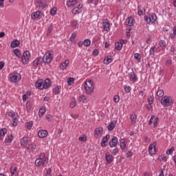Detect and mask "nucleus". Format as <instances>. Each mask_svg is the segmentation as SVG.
Listing matches in <instances>:
<instances>
[{
    "instance_id": "50",
    "label": "nucleus",
    "mask_w": 176,
    "mask_h": 176,
    "mask_svg": "<svg viewBox=\"0 0 176 176\" xmlns=\"http://www.w3.org/2000/svg\"><path fill=\"white\" fill-rule=\"evenodd\" d=\"M32 124H34L32 123V121L27 122L26 123L27 129H28V130H31V127H32Z\"/></svg>"
},
{
    "instance_id": "36",
    "label": "nucleus",
    "mask_w": 176,
    "mask_h": 176,
    "mask_svg": "<svg viewBox=\"0 0 176 176\" xmlns=\"http://www.w3.org/2000/svg\"><path fill=\"white\" fill-rule=\"evenodd\" d=\"M156 14H153L149 16V21H151V23H155V21H156Z\"/></svg>"
},
{
    "instance_id": "8",
    "label": "nucleus",
    "mask_w": 176,
    "mask_h": 176,
    "mask_svg": "<svg viewBox=\"0 0 176 176\" xmlns=\"http://www.w3.org/2000/svg\"><path fill=\"white\" fill-rule=\"evenodd\" d=\"M8 116H10L13 119L12 126H17V117L16 116V113L11 111L8 113Z\"/></svg>"
},
{
    "instance_id": "64",
    "label": "nucleus",
    "mask_w": 176,
    "mask_h": 176,
    "mask_svg": "<svg viewBox=\"0 0 176 176\" xmlns=\"http://www.w3.org/2000/svg\"><path fill=\"white\" fill-rule=\"evenodd\" d=\"M144 19L145 21L147 22L148 24H149V23H151V21H149V16H144Z\"/></svg>"
},
{
    "instance_id": "55",
    "label": "nucleus",
    "mask_w": 176,
    "mask_h": 176,
    "mask_svg": "<svg viewBox=\"0 0 176 176\" xmlns=\"http://www.w3.org/2000/svg\"><path fill=\"white\" fill-rule=\"evenodd\" d=\"M157 122H159V118L155 117L154 120V124H153L154 128L157 126Z\"/></svg>"
},
{
    "instance_id": "11",
    "label": "nucleus",
    "mask_w": 176,
    "mask_h": 176,
    "mask_svg": "<svg viewBox=\"0 0 176 176\" xmlns=\"http://www.w3.org/2000/svg\"><path fill=\"white\" fill-rule=\"evenodd\" d=\"M47 131L46 130H40L38 133L39 138H45L47 137Z\"/></svg>"
},
{
    "instance_id": "15",
    "label": "nucleus",
    "mask_w": 176,
    "mask_h": 176,
    "mask_svg": "<svg viewBox=\"0 0 176 176\" xmlns=\"http://www.w3.org/2000/svg\"><path fill=\"white\" fill-rule=\"evenodd\" d=\"M105 159L107 163L111 164L112 162H113V157L109 154V153H107L105 154Z\"/></svg>"
},
{
    "instance_id": "30",
    "label": "nucleus",
    "mask_w": 176,
    "mask_h": 176,
    "mask_svg": "<svg viewBox=\"0 0 176 176\" xmlns=\"http://www.w3.org/2000/svg\"><path fill=\"white\" fill-rule=\"evenodd\" d=\"M133 22H134V19H133L132 17H129L126 19V25L131 27V25H133Z\"/></svg>"
},
{
    "instance_id": "33",
    "label": "nucleus",
    "mask_w": 176,
    "mask_h": 176,
    "mask_svg": "<svg viewBox=\"0 0 176 176\" xmlns=\"http://www.w3.org/2000/svg\"><path fill=\"white\" fill-rule=\"evenodd\" d=\"M120 146L121 149H124L126 148V140L121 139L120 142Z\"/></svg>"
},
{
    "instance_id": "51",
    "label": "nucleus",
    "mask_w": 176,
    "mask_h": 176,
    "mask_svg": "<svg viewBox=\"0 0 176 176\" xmlns=\"http://www.w3.org/2000/svg\"><path fill=\"white\" fill-rule=\"evenodd\" d=\"M175 148H174V146H172L170 149H168L167 151H166V154L167 155H171L173 153V152H174V150Z\"/></svg>"
},
{
    "instance_id": "4",
    "label": "nucleus",
    "mask_w": 176,
    "mask_h": 176,
    "mask_svg": "<svg viewBox=\"0 0 176 176\" xmlns=\"http://www.w3.org/2000/svg\"><path fill=\"white\" fill-rule=\"evenodd\" d=\"M46 8V1L45 0H38L36 2V10H41V9Z\"/></svg>"
},
{
    "instance_id": "14",
    "label": "nucleus",
    "mask_w": 176,
    "mask_h": 176,
    "mask_svg": "<svg viewBox=\"0 0 176 176\" xmlns=\"http://www.w3.org/2000/svg\"><path fill=\"white\" fill-rule=\"evenodd\" d=\"M44 89H49L52 86V81L49 78H46L45 81H43Z\"/></svg>"
},
{
    "instance_id": "54",
    "label": "nucleus",
    "mask_w": 176,
    "mask_h": 176,
    "mask_svg": "<svg viewBox=\"0 0 176 176\" xmlns=\"http://www.w3.org/2000/svg\"><path fill=\"white\" fill-rule=\"evenodd\" d=\"M71 24L74 28H76L78 27V22L76 21H72Z\"/></svg>"
},
{
    "instance_id": "29",
    "label": "nucleus",
    "mask_w": 176,
    "mask_h": 176,
    "mask_svg": "<svg viewBox=\"0 0 176 176\" xmlns=\"http://www.w3.org/2000/svg\"><path fill=\"white\" fill-rule=\"evenodd\" d=\"M167 156H166V154H162L158 157V160H160V162H167Z\"/></svg>"
},
{
    "instance_id": "21",
    "label": "nucleus",
    "mask_w": 176,
    "mask_h": 176,
    "mask_svg": "<svg viewBox=\"0 0 176 176\" xmlns=\"http://www.w3.org/2000/svg\"><path fill=\"white\" fill-rule=\"evenodd\" d=\"M11 82H13L14 83H16L20 80V76L14 74L11 78H10Z\"/></svg>"
},
{
    "instance_id": "48",
    "label": "nucleus",
    "mask_w": 176,
    "mask_h": 176,
    "mask_svg": "<svg viewBox=\"0 0 176 176\" xmlns=\"http://www.w3.org/2000/svg\"><path fill=\"white\" fill-rule=\"evenodd\" d=\"M148 105H149L148 108V109H152V104H153V99L148 98Z\"/></svg>"
},
{
    "instance_id": "12",
    "label": "nucleus",
    "mask_w": 176,
    "mask_h": 176,
    "mask_svg": "<svg viewBox=\"0 0 176 176\" xmlns=\"http://www.w3.org/2000/svg\"><path fill=\"white\" fill-rule=\"evenodd\" d=\"M102 26L104 31H108V30H109V28L111 27V24L108 22L107 19H104L102 21Z\"/></svg>"
},
{
    "instance_id": "47",
    "label": "nucleus",
    "mask_w": 176,
    "mask_h": 176,
    "mask_svg": "<svg viewBox=\"0 0 176 176\" xmlns=\"http://www.w3.org/2000/svg\"><path fill=\"white\" fill-rule=\"evenodd\" d=\"M87 140V138L85 135H82L78 138V141H82V142H85Z\"/></svg>"
},
{
    "instance_id": "5",
    "label": "nucleus",
    "mask_w": 176,
    "mask_h": 176,
    "mask_svg": "<svg viewBox=\"0 0 176 176\" xmlns=\"http://www.w3.org/2000/svg\"><path fill=\"white\" fill-rule=\"evenodd\" d=\"M104 130L102 129V127H98L95 129L94 130V137L95 138H100L101 135H102Z\"/></svg>"
},
{
    "instance_id": "62",
    "label": "nucleus",
    "mask_w": 176,
    "mask_h": 176,
    "mask_svg": "<svg viewBox=\"0 0 176 176\" xmlns=\"http://www.w3.org/2000/svg\"><path fill=\"white\" fill-rule=\"evenodd\" d=\"M131 156H133V153H131V151H128L126 153V157H131Z\"/></svg>"
},
{
    "instance_id": "25",
    "label": "nucleus",
    "mask_w": 176,
    "mask_h": 176,
    "mask_svg": "<svg viewBox=\"0 0 176 176\" xmlns=\"http://www.w3.org/2000/svg\"><path fill=\"white\" fill-rule=\"evenodd\" d=\"M6 133H8L6 128L0 129V140H2V137L6 135Z\"/></svg>"
},
{
    "instance_id": "10",
    "label": "nucleus",
    "mask_w": 176,
    "mask_h": 176,
    "mask_svg": "<svg viewBox=\"0 0 176 176\" xmlns=\"http://www.w3.org/2000/svg\"><path fill=\"white\" fill-rule=\"evenodd\" d=\"M11 176H19V171L17 168L14 166H12L10 168Z\"/></svg>"
},
{
    "instance_id": "13",
    "label": "nucleus",
    "mask_w": 176,
    "mask_h": 176,
    "mask_svg": "<svg viewBox=\"0 0 176 176\" xmlns=\"http://www.w3.org/2000/svg\"><path fill=\"white\" fill-rule=\"evenodd\" d=\"M109 135H106L105 137H103L102 140L101 142V146L102 148H105V146H107V144H105V143L108 142V140H109Z\"/></svg>"
},
{
    "instance_id": "2",
    "label": "nucleus",
    "mask_w": 176,
    "mask_h": 176,
    "mask_svg": "<svg viewBox=\"0 0 176 176\" xmlns=\"http://www.w3.org/2000/svg\"><path fill=\"white\" fill-rule=\"evenodd\" d=\"M52 60H53V55H52L50 51H47L43 57V61L44 64H50Z\"/></svg>"
},
{
    "instance_id": "45",
    "label": "nucleus",
    "mask_w": 176,
    "mask_h": 176,
    "mask_svg": "<svg viewBox=\"0 0 176 176\" xmlns=\"http://www.w3.org/2000/svg\"><path fill=\"white\" fill-rule=\"evenodd\" d=\"M91 43V41H90L89 39H85L84 41H83V45L84 46H90V44Z\"/></svg>"
},
{
    "instance_id": "49",
    "label": "nucleus",
    "mask_w": 176,
    "mask_h": 176,
    "mask_svg": "<svg viewBox=\"0 0 176 176\" xmlns=\"http://www.w3.org/2000/svg\"><path fill=\"white\" fill-rule=\"evenodd\" d=\"M159 45H160V47H166V41H164V40H161L159 42Z\"/></svg>"
},
{
    "instance_id": "9",
    "label": "nucleus",
    "mask_w": 176,
    "mask_h": 176,
    "mask_svg": "<svg viewBox=\"0 0 176 176\" xmlns=\"http://www.w3.org/2000/svg\"><path fill=\"white\" fill-rule=\"evenodd\" d=\"M35 85H36V87H37V89H39V90H43V89H45V87L43 85V80L42 79L36 81Z\"/></svg>"
},
{
    "instance_id": "27",
    "label": "nucleus",
    "mask_w": 176,
    "mask_h": 176,
    "mask_svg": "<svg viewBox=\"0 0 176 176\" xmlns=\"http://www.w3.org/2000/svg\"><path fill=\"white\" fill-rule=\"evenodd\" d=\"M78 3V1L76 0H72L67 1L66 5L68 6V8H71V6H74V5H76Z\"/></svg>"
},
{
    "instance_id": "3",
    "label": "nucleus",
    "mask_w": 176,
    "mask_h": 176,
    "mask_svg": "<svg viewBox=\"0 0 176 176\" xmlns=\"http://www.w3.org/2000/svg\"><path fill=\"white\" fill-rule=\"evenodd\" d=\"M31 54H30V51H25L23 53L22 55V63L23 64H28L30 63V56Z\"/></svg>"
},
{
    "instance_id": "37",
    "label": "nucleus",
    "mask_w": 176,
    "mask_h": 176,
    "mask_svg": "<svg viewBox=\"0 0 176 176\" xmlns=\"http://www.w3.org/2000/svg\"><path fill=\"white\" fill-rule=\"evenodd\" d=\"M13 53L16 56V57H20V56H21V52H20V50L19 49H14L13 50Z\"/></svg>"
},
{
    "instance_id": "20",
    "label": "nucleus",
    "mask_w": 176,
    "mask_h": 176,
    "mask_svg": "<svg viewBox=\"0 0 176 176\" xmlns=\"http://www.w3.org/2000/svg\"><path fill=\"white\" fill-rule=\"evenodd\" d=\"M18 46H20V41L19 40H13L11 42L10 47L12 48L18 47Z\"/></svg>"
},
{
    "instance_id": "28",
    "label": "nucleus",
    "mask_w": 176,
    "mask_h": 176,
    "mask_svg": "<svg viewBox=\"0 0 176 176\" xmlns=\"http://www.w3.org/2000/svg\"><path fill=\"white\" fill-rule=\"evenodd\" d=\"M27 144H28V138H23L21 141V146H27Z\"/></svg>"
},
{
    "instance_id": "42",
    "label": "nucleus",
    "mask_w": 176,
    "mask_h": 176,
    "mask_svg": "<svg viewBox=\"0 0 176 176\" xmlns=\"http://www.w3.org/2000/svg\"><path fill=\"white\" fill-rule=\"evenodd\" d=\"M57 13V8H53L50 10V14L51 16H56V14Z\"/></svg>"
},
{
    "instance_id": "16",
    "label": "nucleus",
    "mask_w": 176,
    "mask_h": 176,
    "mask_svg": "<svg viewBox=\"0 0 176 176\" xmlns=\"http://www.w3.org/2000/svg\"><path fill=\"white\" fill-rule=\"evenodd\" d=\"M41 16V10H37L36 12H33L31 14V17L33 20H35V19H38Z\"/></svg>"
},
{
    "instance_id": "43",
    "label": "nucleus",
    "mask_w": 176,
    "mask_h": 176,
    "mask_svg": "<svg viewBox=\"0 0 176 176\" xmlns=\"http://www.w3.org/2000/svg\"><path fill=\"white\" fill-rule=\"evenodd\" d=\"M35 164L37 167H39V166H42V160L41 159H36L35 161Z\"/></svg>"
},
{
    "instance_id": "39",
    "label": "nucleus",
    "mask_w": 176,
    "mask_h": 176,
    "mask_svg": "<svg viewBox=\"0 0 176 176\" xmlns=\"http://www.w3.org/2000/svg\"><path fill=\"white\" fill-rule=\"evenodd\" d=\"M61 89L60 86H56L54 89V94L57 95V94H60V89Z\"/></svg>"
},
{
    "instance_id": "41",
    "label": "nucleus",
    "mask_w": 176,
    "mask_h": 176,
    "mask_svg": "<svg viewBox=\"0 0 176 176\" xmlns=\"http://www.w3.org/2000/svg\"><path fill=\"white\" fill-rule=\"evenodd\" d=\"M12 141H13V135H10L8 136V139H6L4 142H5V144H9V143L12 142Z\"/></svg>"
},
{
    "instance_id": "1",
    "label": "nucleus",
    "mask_w": 176,
    "mask_h": 176,
    "mask_svg": "<svg viewBox=\"0 0 176 176\" xmlns=\"http://www.w3.org/2000/svg\"><path fill=\"white\" fill-rule=\"evenodd\" d=\"M161 104L163 105V107H170L171 104H173V99H171V97H168L167 96H164L161 100Z\"/></svg>"
},
{
    "instance_id": "19",
    "label": "nucleus",
    "mask_w": 176,
    "mask_h": 176,
    "mask_svg": "<svg viewBox=\"0 0 176 176\" xmlns=\"http://www.w3.org/2000/svg\"><path fill=\"white\" fill-rule=\"evenodd\" d=\"M116 123H118V121L116 120L115 122H111L107 126V129L109 131H112L113 129H115V126H116Z\"/></svg>"
},
{
    "instance_id": "38",
    "label": "nucleus",
    "mask_w": 176,
    "mask_h": 176,
    "mask_svg": "<svg viewBox=\"0 0 176 176\" xmlns=\"http://www.w3.org/2000/svg\"><path fill=\"white\" fill-rule=\"evenodd\" d=\"M75 82V78L70 77L67 78V84L71 86V85H74Z\"/></svg>"
},
{
    "instance_id": "24",
    "label": "nucleus",
    "mask_w": 176,
    "mask_h": 176,
    "mask_svg": "<svg viewBox=\"0 0 176 176\" xmlns=\"http://www.w3.org/2000/svg\"><path fill=\"white\" fill-rule=\"evenodd\" d=\"M68 64H69V60H66L65 62L62 63L60 67V69H66Z\"/></svg>"
},
{
    "instance_id": "53",
    "label": "nucleus",
    "mask_w": 176,
    "mask_h": 176,
    "mask_svg": "<svg viewBox=\"0 0 176 176\" xmlns=\"http://www.w3.org/2000/svg\"><path fill=\"white\" fill-rule=\"evenodd\" d=\"M78 100L80 102H85V101H86V96L85 95H82L81 96H80Z\"/></svg>"
},
{
    "instance_id": "23",
    "label": "nucleus",
    "mask_w": 176,
    "mask_h": 176,
    "mask_svg": "<svg viewBox=\"0 0 176 176\" xmlns=\"http://www.w3.org/2000/svg\"><path fill=\"white\" fill-rule=\"evenodd\" d=\"M36 148V144H35V143H32L29 144L28 147L29 152H34V151H35Z\"/></svg>"
},
{
    "instance_id": "60",
    "label": "nucleus",
    "mask_w": 176,
    "mask_h": 176,
    "mask_svg": "<svg viewBox=\"0 0 176 176\" xmlns=\"http://www.w3.org/2000/svg\"><path fill=\"white\" fill-rule=\"evenodd\" d=\"M98 53H99L98 50H95L92 52V56H98Z\"/></svg>"
},
{
    "instance_id": "26",
    "label": "nucleus",
    "mask_w": 176,
    "mask_h": 176,
    "mask_svg": "<svg viewBox=\"0 0 176 176\" xmlns=\"http://www.w3.org/2000/svg\"><path fill=\"white\" fill-rule=\"evenodd\" d=\"M112 56H107L106 58L104 59L103 63L106 65H108L110 63H112Z\"/></svg>"
},
{
    "instance_id": "44",
    "label": "nucleus",
    "mask_w": 176,
    "mask_h": 176,
    "mask_svg": "<svg viewBox=\"0 0 176 176\" xmlns=\"http://www.w3.org/2000/svg\"><path fill=\"white\" fill-rule=\"evenodd\" d=\"M157 97H163L164 96V91L162 89L158 90L157 92Z\"/></svg>"
},
{
    "instance_id": "56",
    "label": "nucleus",
    "mask_w": 176,
    "mask_h": 176,
    "mask_svg": "<svg viewBox=\"0 0 176 176\" xmlns=\"http://www.w3.org/2000/svg\"><path fill=\"white\" fill-rule=\"evenodd\" d=\"M75 38H76V33H73L70 37L71 42H74L75 41Z\"/></svg>"
},
{
    "instance_id": "63",
    "label": "nucleus",
    "mask_w": 176,
    "mask_h": 176,
    "mask_svg": "<svg viewBox=\"0 0 176 176\" xmlns=\"http://www.w3.org/2000/svg\"><path fill=\"white\" fill-rule=\"evenodd\" d=\"M41 160H43V159H46V157H45V153H41L39 158Z\"/></svg>"
},
{
    "instance_id": "6",
    "label": "nucleus",
    "mask_w": 176,
    "mask_h": 176,
    "mask_svg": "<svg viewBox=\"0 0 176 176\" xmlns=\"http://www.w3.org/2000/svg\"><path fill=\"white\" fill-rule=\"evenodd\" d=\"M109 145L111 148L118 146V138L116 136H113V138L109 141Z\"/></svg>"
},
{
    "instance_id": "18",
    "label": "nucleus",
    "mask_w": 176,
    "mask_h": 176,
    "mask_svg": "<svg viewBox=\"0 0 176 176\" xmlns=\"http://www.w3.org/2000/svg\"><path fill=\"white\" fill-rule=\"evenodd\" d=\"M41 60H42V58L39 57V58H36L33 61V67H34V68H36L38 67V65H41V63H42L41 61Z\"/></svg>"
},
{
    "instance_id": "22",
    "label": "nucleus",
    "mask_w": 176,
    "mask_h": 176,
    "mask_svg": "<svg viewBox=\"0 0 176 176\" xmlns=\"http://www.w3.org/2000/svg\"><path fill=\"white\" fill-rule=\"evenodd\" d=\"M84 87L85 90V93L87 94H91V93H93L94 90V87Z\"/></svg>"
},
{
    "instance_id": "57",
    "label": "nucleus",
    "mask_w": 176,
    "mask_h": 176,
    "mask_svg": "<svg viewBox=\"0 0 176 176\" xmlns=\"http://www.w3.org/2000/svg\"><path fill=\"white\" fill-rule=\"evenodd\" d=\"M134 58H135V60H141V54L138 53L135 54Z\"/></svg>"
},
{
    "instance_id": "61",
    "label": "nucleus",
    "mask_w": 176,
    "mask_h": 176,
    "mask_svg": "<svg viewBox=\"0 0 176 176\" xmlns=\"http://www.w3.org/2000/svg\"><path fill=\"white\" fill-rule=\"evenodd\" d=\"M124 90H125L126 93H130L131 89L130 88L129 86H126L124 87Z\"/></svg>"
},
{
    "instance_id": "31",
    "label": "nucleus",
    "mask_w": 176,
    "mask_h": 176,
    "mask_svg": "<svg viewBox=\"0 0 176 176\" xmlns=\"http://www.w3.org/2000/svg\"><path fill=\"white\" fill-rule=\"evenodd\" d=\"M94 82L91 80H88V82H86L85 83L84 87H94Z\"/></svg>"
},
{
    "instance_id": "46",
    "label": "nucleus",
    "mask_w": 176,
    "mask_h": 176,
    "mask_svg": "<svg viewBox=\"0 0 176 176\" xmlns=\"http://www.w3.org/2000/svg\"><path fill=\"white\" fill-rule=\"evenodd\" d=\"M52 31H53V25L51 24L48 27V30H47V35H50V34H52Z\"/></svg>"
},
{
    "instance_id": "59",
    "label": "nucleus",
    "mask_w": 176,
    "mask_h": 176,
    "mask_svg": "<svg viewBox=\"0 0 176 176\" xmlns=\"http://www.w3.org/2000/svg\"><path fill=\"white\" fill-rule=\"evenodd\" d=\"M78 12H79L78 8H77L76 7L74 8L72 10V12L73 13V14H76V13H78Z\"/></svg>"
},
{
    "instance_id": "40",
    "label": "nucleus",
    "mask_w": 176,
    "mask_h": 176,
    "mask_svg": "<svg viewBox=\"0 0 176 176\" xmlns=\"http://www.w3.org/2000/svg\"><path fill=\"white\" fill-rule=\"evenodd\" d=\"M131 120L132 124H134V123H135V120H137V116L135 114L131 115Z\"/></svg>"
},
{
    "instance_id": "34",
    "label": "nucleus",
    "mask_w": 176,
    "mask_h": 176,
    "mask_svg": "<svg viewBox=\"0 0 176 176\" xmlns=\"http://www.w3.org/2000/svg\"><path fill=\"white\" fill-rule=\"evenodd\" d=\"M123 47V45H122V43L116 42L115 44V49L117 50H122V48Z\"/></svg>"
},
{
    "instance_id": "52",
    "label": "nucleus",
    "mask_w": 176,
    "mask_h": 176,
    "mask_svg": "<svg viewBox=\"0 0 176 176\" xmlns=\"http://www.w3.org/2000/svg\"><path fill=\"white\" fill-rule=\"evenodd\" d=\"M155 50H156V47H151L149 51L150 55L153 56L155 54Z\"/></svg>"
},
{
    "instance_id": "35",
    "label": "nucleus",
    "mask_w": 176,
    "mask_h": 176,
    "mask_svg": "<svg viewBox=\"0 0 176 176\" xmlns=\"http://www.w3.org/2000/svg\"><path fill=\"white\" fill-rule=\"evenodd\" d=\"M48 163H49V158L41 160V166H43V167H46Z\"/></svg>"
},
{
    "instance_id": "32",
    "label": "nucleus",
    "mask_w": 176,
    "mask_h": 176,
    "mask_svg": "<svg viewBox=\"0 0 176 176\" xmlns=\"http://www.w3.org/2000/svg\"><path fill=\"white\" fill-rule=\"evenodd\" d=\"M45 112H46V107H41L38 111V116L41 117L43 116Z\"/></svg>"
},
{
    "instance_id": "7",
    "label": "nucleus",
    "mask_w": 176,
    "mask_h": 176,
    "mask_svg": "<svg viewBox=\"0 0 176 176\" xmlns=\"http://www.w3.org/2000/svg\"><path fill=\"white\" fill-rule=\"evenodd\" d=\"M148 152L150 155H155L156 153V142H154L150 146L148 147Z\"/></svg>"
},
{
    "instance_id": "58",
    "label": "nucleus",
    "mask_w": 176,
    "mask_h": 176,
    "mask_svg": "<svg viewBox=\"0 0 176 176\" xmlns=\"http://www.w3.org/2000/svg\"><path fill=\"white\" fill-rule=\"evenodd\" d=\"M119 100H120L119 96L116 95V96L113 97V101H114V102H119Z\"/></svg>"
},
{
    "instance_id": "17",
    "label": "nucleus",
    "mask_w": 176,
    "mask_h": 176,
    "mask_svg": "<svg viewBox=\"0 0 176 176\" xmlns=\"http://www.w3.org/2000/svg\"><path fill=\"white\" fill-rule=\"evenodd\" d=\"M129 79L131 82H135L137 80V74L134 72H131L129 74Z\"/></svg>"
}]
</instances>
